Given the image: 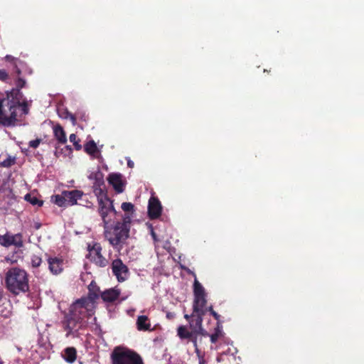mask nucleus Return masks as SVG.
<instances>
[{
    "label": "nucleus",
    "mask_w": 364,
    "mask_h": 364,
    "mask_svg": "<svg viewBox=\"0 0 364 364\" xmlns=\"http://www.w3.org/2000/svg\"><path fill=\"white\" fill-rule=\"evenodd\" d=\"M22 93L18 89L7 92L6 97L0 98V124L14 127L22 116L28 113L27 102H21Z\"/></svg>",
    "instance_id": "f257e3e1"
},
{
    "label": "nucleus",
    "mask_w": 364,
    "mask_h": 364,
    "mask_svg": "<svg viewBox=\"0 0 364 364\" xmlns=\"http://www.w3.org/2000/svg\"><path fill=\"white\" fill-rule=\"evenodd\" d=\"M97 297V292L90 293L89 298H82L70 306V312L63 321L67 337L70 335L77 336L79 330L85 326L84 319L87 316L92 314V300Z\"/></svg>",
    "instance_id": "f03ea898"
},
{
    "label": "nucleus",
    "mask_w": 364,
    "mask_h": 364,
    "mask_svg": "<svg viewBox=\"0 0 364 364\" xmlns=\"http://www.w3.org/2000/svg\"><path fill=\"white\" fill-rule=\"evenodd\" d=\"M5 282L8 290L16 295L29 289L28 275L24 269L18 267H12L7 271Z\"/></svg>",
    "instance_id": "7ed1b4c3"
},
{
    "label": "nucleus",
    "mask_w": 364,
    "mask_h": 364,
    "mask_svg": "<svg viewBox=\"0 0 364 364\" xmlns=\"http://www.w3.org/2000/svg\"><path fill=\"white\" fill-rule=\"evenodd\" d=\"M113 364H143L141 357L127 348L117 347L112 353Z\"/></svg>",
    "instance_id": "20e7f679"
},
{
    "label": "nucleus",
    "mask_w": 364,
    "mask_h": 364,
    "mask_svg": "<svg viewBox=\"0 0 364 364\" xmlns=\"http://www.w3.org/2000/svg\"><path fill=\"white\" fill-rule=\"evenodd\" d=\"M96 197L98 202V213L102 220L104 228H106L112 221V216L117 214V211L114 208L112 200L107 197V194Z\"/></svg>",
    "instance_id": "39448f33"
},
{
    "label": "nucleus",
    "mask_w": 364,
    "mask_h": 364,
    "mask_svg": "<svg viewBox=\"0 0 364 364\" xmlns=\"http://www.w3.org/2000/svg\"><path fill=\"white\" fill-rule=\"evenodd\" d=\"M193 292V312H205L203 309L206 304L205 289L196 279L194 281Z\"/></svg>",
    "instance_id": "423d86ee"
},
{
    "label": "nucleus",
    "mask_w": 364,
    "mask_h": 364,
    "mask_svg": "<svg viewBox=\"0 0 364 364\" xmlns=\"http://www.w3.org/2000/svg\"><path fill=\"white\" fill-rule=\"evenodd\" d=\"M5 58L6 60L12 62L14 64V69L15 72L16 73V74L18 75V77L16 80V89H18V91L21 92L20 90L21 88H23V87H25L26 82L24 79L19 77V75L22 72L26 71V65L23 61H21L17 58H15L10 55H7L5 57Z\"/></svg>",
    "instance_id": "0eeeda50"
},
{
    "label": "nucleus",
    "mask_w": 364,
    "mask_h": 364,
    "mask_svg": "<svg viewBox=\"0 0 364 364\" xmlns=\"http://www.w3.org/2000/svg\"><path fill=\"white\" fill-rule=\"evenodd\" d=\"M87 178L92 182V188L95 196L106 194L104 177L100 171L90 172Z\"/></svg>",
    "instance_id": "6e6552de"
},
{
    "label": "nucleus",
    "mask_w": 364,
    "mask_h": 364,
    "mask_svg": "<svg viewBox=\"0 0 364 364\" xmlns=\"http://www.w3.org/2000/svg\"><path fill=\"white\" fill-rule=\"evenodd\" d=\"M0 245L4 247H9L14 245L16 247H22L23 246V236L21 233L12 235L9 232L1 235Z\"/></svg>",
    "instance_id": "1a4fd4ad"
},
{
    "label": "nucleus",
    "mask_w": 364,
    "mask_h": 364,
    "mask_svg": "<svg viewBox=\"0 0 364 364\" xmlns=\"http://www.w3.org/2000/svg\"><path fill=\"white\" fill-rule=\"evenodd\" d=\"M114 237H110L108 240L112 245L117 246L128 237L129 227L123 226L120 225V223H117L114 229Z\"/></svg>",
    "instance_id": "9d476101"
},
{
    "label": "nucleus",
    "mask_w": 364,
    "mask_h": 364,
    "mask_svg": "<svg viewBox=\"0 0 364 364\" xmlns=\"http://www.w3.org/2000/svg\"><path fill=\"white\" fill-rule=\"evenodd\" d=\"M112 269L114 275L116 276L119 282H124L128 278V267L122 262L120 259H114L112 262Z\"/></svg>",
    "instance_id": "9b49d317"
},
{
    "label": "nucleus",
    "mask_w": 364,
    "mask_h": 364,
    "mask_svg": "<svg viewBox=\"0 0 364 364\" xmlns=\"http://www.w3.org/2000/svg\"><path fill=\"white\" fill-rule=\"evenodd\" d=\"M101 247L99 244H95L89 250L88 257L91 261L100 267H105L107 264V259L101 255Z\"/></svg>",
    "instance_id": "f8f14e48"
},
{
    "label": "nucleus",
    "mask_w": 364,
    "mask_h": 364,
    "mask_svg": "<svg viewBox=\"0 0 364 364\" xmlns=\"http://www.w3.org/2000/svg\"><path fill=\"white\" fill-rule=\"evenodd\" d=\"M48 269L55 275L60 274L63 270V259L57 257H48L47 259Z\"/></svg>",
    "instance_id": "ddd939ff"
},
{
    "label": "nucleus",
    "mask_w": 364,
    "mask_h": 364,
    "mask_svg": "<svg viewBox=\"0 0 364 364\" xmlns=\"http://www.w3.org/2000/svg\"><path fill=\"white\" fill-rule=\"evenodd\" d=\"M107 180L117 193H120L124 191L125 183L122 180V174L111 173L109 175Z\"/></svg>",
    "instance_id": "4468645a"
},
{
    "label": "nucleus",
    "mask_w": 364,
    "mask_h": 364,
    "mask_svg": "<svg viewBox=\"0 0 364 364\" xmlns=\"http://www.w3.org/2000/svg\"><path fill=\"white\" fill-rule=\"evenodd\" d=\"M148 213L151 219L157 218L161 215V205L157 198L154 197L150 198L148 205Z\"/></svg>",
    "instance_id": "2eb2a0df"
},
{
    "label": "nucleus",
    "mask_w": 364,
    "mask_h": 364,
    "mask_svg": "<svg viewBox=\"0 0 364 364\" xmlns=\"http://www.w3.org/2000/svg\"><path fill=\"white\" fill-rule=\"evenodd\" d=\"M136 328L139 331H151V324L147 316H139L136 321Z\"/></svg>",
    "instance_id": "dca6fc26"
},
{
    "label": "nucleus",
    "mask_w": 364,
    "mask_h": 364,
    "mask_svg": "<svg viewBox=\"0 0 364 364\" xmlns=\"http://www.w3.org/2000/svg\"><path fill=\"white\" fill-rule=\"evenodd\" d=\"M82 194V192L78 190L63 191L67 204L70 205L76 204L77 200L81 198Z\"/></svg>",
    "instance_id": "f3484780"
},
{
    "label": "nucleus",
    "mask_w": 364,
    "mask_h": 364,
    "mask_svg": "<svg viewBox=\"0 0 364 364\" xmlns=\"http://www.w3.org/2000/svg\"><path fill=\"white\" fill-rule=\"evenodd\" d=\"M120 291L117 289H109L105 291L101 296L102 299L107 302L114 301L119 296Z\"/></svg>",
    "instance_id": "a211bd4d"
},
{
    "label": "nucleus",
    "mask_w": 364,
    "mask_h": 364,
    "mask_svg": "<svg viewBox=\"0 0 364 364\" xmlns=\"http://www.w3.org/2000/svg\"><path fill=\"white\" fill-rule=\"evenodd\" d=\"M53 134L59 143L63 144L67 142L65 132L60 125H56L53 127Z\"/></svg>",
    "instance_id": "6ab92c4d"
},
{
    "label": "nucleus",
    "mask_w": 364,
    "mask_h": 364,
    "mask_svg": "<svg viewBox=\"0 0 364 364\" xmlns=\"http://www.w3.org/2000/svg\"><path fill=\"white\" fill-rule=\"evenodd\" d=\"M76 350L73 347L66 348L63 353V357L68 363H73L76 360Z\"/></svg>",
    "instance_id": "aec40b11"
},
{
    "label": "nucleus",
    "mask_w": 364,
    "mask_h": 364,
    "mask_svg": "<svg viewBox=\"0 0 364 364\" xmlns=\"http://www.w3.org/2000/svg\"><path fill=\"white\" fill-rule=\"evenodd\" d=\"M85 151L92 155V156H96V154L99 152V150L97 147V145L94 141H90L85 145Z\"/></svg>",
    "instance_id": "412c9836"
},
{
    "label": "nucleus",
    "mask_w": 364,
    "mask_h": 364,
    "mask_svg": "<svg viewBox=\"0 0 364 364\" xmlns=\"http://www.w3.org/2000/svg\"><path fill=\"white\" fill-rule=\"evenodd\" d=\"M52 201L59 207L68 205L65 196L63 195V191L61 195H55L53 196Z\"/></svg>",
    "instance_id": "4be33fe9"
},
{
    "label": "nucleus",
    "mask_w": 364,
    "mask_h": 364,
    "mask_svg": "<svg viewBox=\"0 0 364 364\" xmlns=\"http://www.w3.org/2000/svg\"><path fill=\"white\" fill-rule=\"evenodd\" d=\"M223 334V327L222 326L218 323L217 327L215 329L214 333L210 336V341L212 343H216V341L218 340L219 338L222 337Z\"/></svg>",
    "instance_id": "5701e85b"
},
{
    "label": "nucleus",
    "mask_w": 364,
    "mask_h": 364,
    "mask_svg": "<svg viewBox=\"0 0 364 364\" xmlns=\"http://www.w3.org/2000/svg\"><path fill=\"white\" fill-rule=\"evenodd\" d=\"M25 200L33 205L40 207L43 205L42 200H38L36 196L31 193H28L25 196Z\"/></svg>",
    "instance_id": "b1692460"
},
{
    "label": "nucleus",
    "mask_w": 364,
    "mask_h": 364,
    "mask_svg": "<svg viewBox=\"0 0 364 364\" xmlns=\"http://www.w3.org/2000/svg\"><path fill=\"white\" fill-rule=\"evenodd\" d=\"M178 335L181 338H192L193 333L188 331L185 326H179L178 328Z\"/></svg>",
    "instance_id": "393cba45"
},
{
    "label": "nucleus",
    "mask_w": 364,
    "mask_h": 364,
    "mask_svg": "<svg viewBox=\"0 0 364 364\" xmlns=\"http://www.w3.org/2000/svg\"><path fill=\"white\" fill-rule=\"evenodd\" d=\"M196 314V326L198 327L199 330H203L202 322H203V315L205 312H193Z\"/></svg>",
    "instance_id": "a878e982"
},
{
    "label": "nucleus",
    "mask_w": 364,
    "mask_h": 364,
    "mask_svg": "<svg viewBox=\"0 0 364 364\" xmlns=\"http://www.w3.org/2000/svg\"><path fill=\"white\" fill-rule=\"evenodd\" d=\"M69 139L70 142H72L77 150L81 149L82 146L79 143V141L77 139V136L75 134H71L69 136Z\"/></svg>",
    "instance_id": "bb28decb"
},
{
    "label": "nucleus",
    "mask_w": 364,
    "mask_h": 364,
    "mask_svg": "<svg viewBox=\"0 0 364 364\" xmlns=\"http://www.w3.org/2000/svg\"><path fill=\"white\" fill-rule=\"evenodd\" d=\"M42 262V259L40 256L33 255L31 257V265L33 267H38Z\"/></svg>",
    "instance_id": "cd10ccee"
},
{
    "label": "nucleus",
    "mask_w": 364,
    "mask_h": 364,
    "mask_svg": "<svg viewBox=\"0 0 364 364\" xmlns=\"http://www.w3.org/2000/svg\"><path fill=\"white\" fill-rule=\"evenodd\" d=\"M122 209L127 213L134 211V205L132 203L124 202L121 205Z\"/></svg>",
    "instance_id": "c85d7f7f"
},
{
    "label": "nucleus",
    "mask_w": 364,
    "mask_h": 364,
    "mask_svg": "<svg viewBox=\"0 0 364 364\" xmlns=\"http://www.w3.org/2000/svg\"><path fill=\"white\" fill-rule=\"evenodd\" d=\"M59 116L61 117H63V118H65V119H68L69 118L70 119V121L72 122L73 124L75 125V123H76V118L75 117L69 113L68 112H65V114H61L60 112H59Z\"/></svg>",
    "instance_id": "c756f323"
},
{
    "label": "nucleus",
    "mask_w": 364,
    "mask_h": 364,
    "mask_svg": "<svg viewBox=\"0 0 364 364\" xmlns=\"http://www.w3.org/2000/svg\"><path fill=\"white\" fill-rule=\"evenodd\" d=\"M130 222H131V216L128 214H125L123 217V222L120 223V225L125 226V227H129V224L130 223Z\"/></svg>",
    "instance_id": "7c9ffc66"
},
{
    "label": "nucleus",
    "mask_w": 364,
    "mask_h": 364,
    "mask_svg": "<svg viewBox=\"0 0 364 364\" xmlns=\"http://www.w3.org/2000/svg\"><path fill=\"white\" fill-rule=\"evenodd\" d=\"M41 141V139H36L29 141V146L33 149H36Z\"/></svg>",
    "instance_id": "2f4dec72"
},
{
    "label": "nucleus",
    "mask_w": 364,
    "mask_h": 364,
    "mask_svg": "<svg viewBox=\"0 0 364 364\" xmlns=\"http://www.w3.org/2000/svg\"><path fill=\"white\" fill-rule=\"evenodd\" d=\"M8 77V74L4 70H0V80L5 81Z\"/></svg>",
    "instance_id": "473e14b6"
},
{
    "label": "nucleus",
    "mask_w": 364,
    "mask_h": 364,
    "mask_svg": "<svg viewBox=\"0 0 364 364\" xmlns=\"http://www.w3.org/2000/svg\"><path fill=\"white\" fill-rule=\"evenodd\" d=\"M64 149H59L58 147H55V151L54 153L55 156L58 158L60 157L63 155Z\"/></svg>",
    "instance_id": "72a5a7b5"
},
{
    "label": "nucleus",
    "mask_w": 364,
    "mask_h": 364,
    "mask_svg": "<svg viewBox=\"0 0 364 364\" xmlns=\"http://www.w3.org/2000/svg\"><path fill=\"white\" fill-rule=\"evenodd\" d=\"M5 261L8 263H10V264H14V263H16L17 262V259H14V256L12 257H5Z\"/></svg>",
    "instance_id": "f704fd0d"
},
{
    "label": "nucleus",
    "mask_w": 364,
    "mask_h": 364,
    "mask_svg": "<svg viewBox=\"0 0 364 364\" xmlns=\"http://www.w3.org/2000/svg\"><path fill=\"white\" fill-rule=\"evenodd\" d=\"M208 310L210 312V314L214 316V318L216 320L219 321L220 315L213 309L212 306L209 307Z\"/></svg>",
    "instance_id": "c9c22d12"
},
{
    "label": "nucleus",
    "mask_w": 364,
    "mask_h": 364,
    "mask_svg": "<svg viewBox=\"0 0 364 364\" xmlns=\"http://www.w3.org/2000/svg\"><path fill=\"white\" fill-rule=\"evenodd\" d=\"M1 164L4 167H8V166H10L12 164V162H11V161L10 159H6V160L4 161L1 163Z\"/></svg>",
    "instance_id": "e433bc0d"
},
{
    "label": "nucleus",
    "mask_w": 364,
    "mask_h": 364,
    "mask_svg": "<svg viewBox=\"0 0 364 364\" xmlns=\"http://www.w3.org/2000/svg\"><path fill=\"white\" fill-rule=\"evenodd\" d=\"M189 339H190V340H191V341L193 343V346H194L195 348L198 347L196 337V336H194V335H193V336H192V338H190Z\"/></svg>",
    "instance_id": "4c0bfd02"
},
{
    "label": "nucleus",
    "mask_w": 364,
    "mask_h": 364,
    "mask_svg": "<svg viewBox=\"0 0 364 364\" xmlns=\"http://www.w3.org/2000/svg\"><path fill=\"white\" fill-rule=\"evenodd\" d=\"M63 149L68 154H70L72 152V148L70 147V146H65V148H63Z\"/></svg>",
    "instance_id": "58836bf2"
},
{
    "label": "nucleus",
    "mask_w": 364,
    "mask_h": 364,
    "mask_svg": "<svg viewBox=\"0 0 364 364\" xmlns=\"http://www.w3.org/2000/svg\"><path fill=\"white\" fill-rule=\"evenodd\" d=\"M195 351H196V354H197V355H198V358H200V357H203V356L201 355V354H200V351L199 350V349H198V347L195 348Z\"/></svg>",
    "instance_id": "ea45409f"
},
{
    "label": "nucleus",
    "mask_w": 364,
    "mask_h": 364,
    "mask_svg": "<svg viewBox=\"0 0 364 364\" xmlns=\"http://www.w3.org/2000/svg\"><path fill=\"white\" fill-rule=\"evenodd\" d=\"M127 165H128L129 167L133 168L134 162L132 161H131V160H128Z\"/></svg>",
    "instance_id": "a19ab883"
},
{
    "label": "nucleus",
    "mask_w": 364,
    "mask_h": 364,
    "mask_svg": "<svg viewBox=\"0 0 364 364\" xmlns=\"http://www.w3.org/2000/svg\"><path fill=\"white\" fill-rule=\"evenodd\" d=\"M199 364H205V360L203 357H200Z\"/></svg>",
    "instance_id": "79ce46f5"
},
{
    "label": "nucleus",
    "mask_w": 364,
    "mask_h": 364,
    "mask_svg": "<svg viewBox=\"0 0 364 364\" xmlns=\"http://www.w3.org/2000/svg\"><path fill=\"white\" fill-rule=\"evenodd\" d=\"M198 333L202 334V335H204V336L208 335L207 333L205 332V331L203 328V330H199L198 329Z\"/></svg>",
    "instance_id": "37998d69"
},
{
    "label": "nucleus",
    "mask_w": 364,
    "mask_h": 364,
    "mask_svg": "<svg viewBox=\"0 0 364 364\" xmlns=\"http://www.w3.org/2000/svg\"><path fill=\"white\" fill-rule=\"evenodd\" d=\"M151 235L154 237V239H155L156 235H155V233L154 232V231L151 232Z\"/></svg>",
    "instance_id": "c03bdc74"
},
{
    "label": "nucleus",
    "mask_w": 364,
    "mask_h": 364,
    "mask_svg": "<svg viewBox=\"0 0 364 364\" xmlns=\"http://www.w3.org/2000/svg\"><path fill=\"white\" fill-rule=\"evenodd\" d=\"M93 286V284L92 282L90 284V287H89V289L90 291H91V287Z\"/></svg>",
    "instance_id": "a18cd8bd"
},
{
    "label": "nucleus",
    "mask_w": 364,
    "mask_h": 364,
    "mask_svg": "<svg viewBox=\"0 0 364 364\" xmlns=\"http://www.w3.org/2000/svg\"><path fill=\"white\" fill-rule=\"evenodd\" d=\"M185 318H186V319H188V318H190V316H188V315H185Z\"/></svg>",
    "instance_id": "49530a36"
},
{
    "label": "nucleus",
    "mask_w": 364,
    "mask_h": 364,
    "mask_svg": "<svg viewBox=\"0 0 364 364\" xmlns=\"http://www.w3.org/2000/svg\"><path fill=\"white\" fill-rule=\"evenodd\" d=\"M0 364H2V362H1V360H0Z\"/></svg>",
    "instance_id": "de8ad7c7"
}]
</instances>
